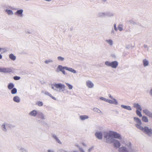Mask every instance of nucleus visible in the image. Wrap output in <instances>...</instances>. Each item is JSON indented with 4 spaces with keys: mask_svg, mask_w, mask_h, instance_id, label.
Wrapping results in <instances>:
<instances>
[{
    "mask_svg": "<svg viewBox=\"0 0 152 152\" xmlns=\"http://www.w3.org/2000/svg\"><path fill=\"white\" fill-rule=\"evenodd\" d=\"M122 143L124 144L125 145L119 148V152H135L130 142H125L123 140L122 141Z\"/></svg>",
    "mask_w": 152,
    "mask_h": 152,
    "instance_id": "obj_1",
    "label": "nucleus"
},
{
    "mask_svg": "<svg viewBox=\"0 0 152 152\" xmlns=\"http://www.w3.org/2000/svg\"><path fill=\"white\" fill-rule=\"evenodd\" d=\"M53 86L51 87V88L56 91H58L57 90L59 89V91L62 92L64 93H67L69 92L67 89H66L65 85L62 83H55Z\"/></svg>",
    "mask_w": 152,
    "mask_h": 152,
    "instance_id": "obj_2",
    "label": "nucleus"
},
{
    "mask_svg": "<svg viewBox=\"0 0 152 152\" xmlns=\"http://www.w3.org/2000/svg\"><path fill=\"white\" fill-rule=\"evenodd\" d=\"M110 131L108 132L107 131L103 132L104 138L105 141L107 143H111L113 142L114 139L111 134Z\"/></svg>",
    "mask_w": 152,
    "mask_h": 152,
    "instance_id": "obj_3",
    "label": "nucleus"
},
{
    "mask_svg": "<svg viewBox=\"0 0 152 152\" xmlns=\"http://www.w3.org/2000/svg\"><path fill=\"white\" fill-rule=\"evenodd\" d=\"M105 64L108 66L110 67L113 69H116L118 65V63L116 61L112 62L107 61L105 62Z\"/></svg>",
    "mask_w": 152,
    "mask_h": 152,
    "instance_id": "obj_4",
    "label": "nucleus"
},
{
    "mask_svg": "<svg viewBox=\"0 0 152 152\" xmlns=\"http://www.w3.org/2000/svg\"><path fill=\"white\" fill-rule=\"evenodd\" d=\"M133 119L134 121L136 123L135 124L136 127L140 130L142 129L143 127L141 126L142 122L141 120L139 118L136 117H134Z\"/></svg>",
    "mask_w": 152,
    "mask_h": 152,
    "instance_id": "obj_5",
    "label": "nucleus"
},
{
    "mask_svg": "<svg viewBox=\"0 0 152 152\" xmlns=\"http://www.w3.org/2000/svg\"><path fill=\"white\" fill-rule=\"evenodd\" d=\"M141 130L142 131L148 136L152 137V129L149 128L147 126H145Z\"/></svg>",
    "mask_w": 152,
    "mask_h": 152,
    "instance_id": "obj_6",
    "label": "nucleus"
},
{
    "mask_svg": "<svg viewBox=\"0 0 152 152\" xmlns=\"http://www.w3.org/2000/svg\"><path fill=\"white\" fill-rule=\"evenodd\" d=\"M86 87L88 88H92L94 87V83L90 80H87L86 82Z\"/></svg>",
    "mask_w": 152,
    "mask_h": 152,
    "instance_id": "obj_7",
    "label": "nucleus"
},
{
    "mask_svg": "<svg viewBox=\"0 0 152 152\" xmlns=\"http://www.w3.org/2000/svg\"><path fill=\"white\" fill-rule=\"evenodd\" d=\"M111 132V134L113 136V137H114L115 138L119 139L120 140H122L121 136L119 134L113 131H110Z\"/></svg>",
    "mask_w": 152,
    "mask_h": 152,
    "instance_id": "obj_8",
    "label": "nucleus"
},
{
    "mask_svg": "<svg viewBox=\"0 0 152 152\" xmlns=\"http://www.w3.org/2000/svg\"><path fill=\"white\" fill-rule=\"evenodd\" d=\"M11 124H8L6 123H4L1 125V128L3 131L5 132L7 131V127L8 126L9 127H11Z\"/></svg>",
    "mask_w": 152,
    "mask_h": 152,
    "instance_id": "obj_9",
    "label": "nucleus"
},
{
    "mask_svg": "<svg viewBox=\"0 0 152 152\" xmlns=\"http://www.w3.org/2000/svg\"><path fill=\"white\" fill-rule=\"evenodd\" d=\"M103 132L98 131L95 133V137L99 140H101L102 139V134Z\"/></svg>",
    "mask_w": 152,
    "mask_h": 152,
    "instance_id": "obj_10",
    "label": "nucleus"
},
{
    "mask_svg": "<svg viewBox=\"0 0 152 152\" xmlns=\"http://www.w3.org/2000/svg\"><path fill=\"white\" fill-rule=\"evenodd\" d=\"M143 113L149 117L152 118V113L147 109H145L142 110Z\"/></svg>",
    "mask_w": 152,
    "mask_h": 152,
    "instance_id": "obj_11",
    "label": "nucleus"
},
{
    "mask_svg": "<svg viewBox=\"0 0 152 152\" xmlns=\"http://www.w3.org/2000/svg\"><path fill=\"white\" fill-rule=\"evenodd\" d=\"M37 116L41 120H44L46 119L45 115L43 113L41 112L38 113Z\"/></svg>",
    "mask_w": 152,
    "mask_h": 152,
    "instance_id": "obj_12",
    "label": "nucleus"
},
{
    "mask_svg": "<svg viewBox=\"0 0 152 152\" xmlns=\"http://www.w3.org/2000/svg\"><path fill=\"white\" fill-rule=\"evenodd\" d=\"M38 113L36 110H34L31 111L28 113V115L31 116L35 117L37 115Z\"/></svg>",
    "mask_w": 152,
    "mask_h": 152,
    "instance_id": "obj_13",
    "label": "nucleus"
},
{
    "mask_svg": "<svg viewBox=\"0 0 152 152\" xmlns=\"http://www.w3.org/2000/svg\"><path fill=\"white\" fill-rule=\"evenodd\" d=\"M107 102L110 104H113L116 105L118 104V101L115 99H107Z\"/></svg>",
    "mask_w": 152,
    "mask_h": 152,
    "instance_id": "obj_14",
    "label": "nucleus"
},
{
    "mask_svg": "<svg viewBox=\"0 0 152 152\" xmlns=\"http://www.w3.org/2000/svg\"><path fill=\"white\" fill-rule=\"evenodd\" d=\"M134 107L136 109V110H140V111L142 110V108L140 105L138 103H134L133 104Z\"/></svg>",
    "mask_w": 152,
    "mask_h": 152,
    "instance_id": "obj_15",
    "label": "nucleus"
},
{
    "mask_svg": "<svg viewBox=\"0 0 152 152\" xmlns=\"http://www.w3.org/2000/svg\"><path fill=\"white\" fill-rule=\"evenodd\" d=\"M11 71V70L9 68H0V72L6 73L10 72Z\"/></svg>",
    "mask_w": 152,
    "mask_h": 152,
    "instance_id": "obj_16",
    "label": "nucleus"
},
{
    "mask_svg": "<svg viewBox=\"0 0 152 152\" xmlns=\"http://www.w3.org/2000/svg\"><path fill=\"white\" fill-rule=\"evenodd\" d=\"M114 146L115 147L118 148L121 145V144L119 142L116 140L114 139L113 142Z\"/></svg>",
    "mask_w": 152,
    "mask_h": 152,
    "instance_id": "obj_17",
    "label": "nucleus"
},
{
    "mask_svg": "<svg viewBox=\"0 0 152 152\" xmlns=\"http://www.w3.org/2000/svg\"><path fill=\"white\" fill-rule=\"evenodd\" d=\"M142 63L144 67H146L149 64V61L146 59H144L142 61Z\"/></svg>",
    "mask_w": 152,
    "mask_h": 152,
    "instance_id": "obj_18",
    "label": "nucleus"
},
{
    "mask_svg": "<svg viewBox=\"0 0 152 152\" xmlns=\"http://www.w3.org/2000/svg\"><path fill=\"white\" fill-rule=\"evenodd\" d=\"M13 101L16 103H19L20 100V98L18 96H15L13 99Z\"/></svg>",
    "mask_w": 152,
    "mask_h": 152,
    "instance_id": "obj_19",
    "label": "nucleus"
},
{
    "mask_svg": "<svg viewBox=\"0 0 152 152\" xmlns=\"http://www.w3.org/2000/svg\"><path fill=\"white\" fill-rule=\"evenodd\" d=\"M66 70H67L69 72H71L75 74L77 73V72L75 70L73 69L72 68H71L69 67H68L66 66Z\"/></svg>",
    "mask_w": 152,
    "mask_h": 152,
    "instance_id": "obj_20",
    "label": "nucleus"
},
{
    "mask_svg": "<svg viewBox=\"0 0 152 152\" xmlns=\"http://www.w3.org/2000/svg\"><path fill=\"white\" fill-rule=\"evenodd\" d=\"M23 12V10H17V11L15 13V14L18 16H21Z\"/></svg>",
    "mask_w": 152,
    "mask_h": 152,
    "instance_id": "obj_21",
    "label": "nucleus"
},
{
    "mask_svg": "<svg viewBox=\"0 0 152 152\" xmlns=\"http://www.w3.org/2000/svg\"><path fill=\"white\" fill-rule=\"evenodd\" d=\"M121 107L125 109H126L128 110H132L131 107L129 106L124 105H121Z\"/></svg>",
    "mask_w": 152,
    "mask_h": 152,
    "instance_id": "obj_22",
    "label": "nucleus"
},
{
    "mask_svg": "<svg viewBox=\"0 0 152 152\" xmlns=\"http://www.w3.org/2000/svg\"><path fill=\"white\" fill-rule=\"evenodd\" d=\"M80 119L82 120H84L88 118L89 117L87 115H82L79 117Z\"/></svg>",
    "mask_w": 152,
    "mask_h": 152,
    "instance_id": "obj_23",
    "label": "nucleus"
},
{
    "mask_svg": "<svg viewBox=\"0 0 152 152\" xmlns=\"http://www.w3.org/2000/svg\"><path fill=\"white\" fill-rule=\"evenodd\" d=\"M105 41L110 46H112L113 45V41L111 39H107Z\"/></svg>",
    "mask_w": 152,
    "mask_h": 152,
    "instance_id": "obj_24",
    "label": "nucleus"
},
{
    "mask_svg": "<svg viewBox=\"0 0 152 152\" xmlns=\"http://www.w3.org/2000/svg\"><path fill=\"white\" fill-rule=\"evenodd\" d=\"M142 117V120L143 122L145 123H148V119L147 117L144 116Z\"/></svg>",
    "mask_w": 152,
    "mask_h": 152,
    "instance_id": "obj_25",
    "label": "nucleus"
},
{
    "mask_svg": "<svg viewBox=\"0 0 152 152\" xmlns=\"http://www.w3.org/2000/svg\"><path fill=\"white\" fill-rule=\"evenodd\" d=\"M66 66H62L59 65L58 66V68L59 69L60 71L61 72L64 69H66Z\"/></svg>",
    "mask_w": 152,
    "mask_h": 152,
    "instance_id": "obj_26",
    "label": "nucleus"
},
{
    "mask_svg": "<svg viewBox=\"0 0 152 152\" xmlns=\"http://www.w3.org/2000/svg\"><path fill=\"white\" fill-rule=\"evenodd\" d=\"M9 56L10 58L13 61H14L16 59V56L13 54H10Z\"/></svg>",
    "mask_w": 152,
    "mask_h": 152,
    "instance_id": "obj_27",
    "label": "nucleus"
},
{
    "mask_svg": "<svg viewBox=\"0 0 152 152\" xmlns=\"http://www.w3.org/2000/svg\"><path fill=\"white\" fill-rule=\"evenodd\" d=\"M140 111V110H136V111L137 115L140 117H142V115Z\"/></svg>",
    "mask_w": 152,
    "mask_h": 152,
    "instance_id": "obj_28",
    "label": "nucleus"
},
{
    "mask_svg": "<svg viewBox=\"0 0 152 152\" xmlns=\"http://www.w3.org/2000/svg\"><path fill=\"white\" fill-rule=\"evenodd\" d=\"M93 110L95 112H97L98 113H102V111L99 109V108H96V107H95L93 109Z\"/></svg>",
    "mask_w": 152,
    "mask_h": 152,
    "instance_id": "obj_29",
    "label": "nucleus"
},
{
    "mask_svg": "<svg viewBox=\"0 0 152 152\" xmlns=\"http://www.w3.org/2000/svg\"><path fill=\"white\" fill-rule=\"evenodd\" d=\"M19 152H28V151L23 147L20 148L19 150Z\"/></svg>",
    "mask_w": 152,
    "mask_h": 152,
    "instance_id": "obj_30",
    "label": "nucleus"
},
{
    "mask_svg": "<svg viewBox=\"0 0 152 152\" xmlns=\"http://www.w3.org/2000/svg\"><path fill=\"white\" fill-rule=\"evenodd\" d=\"M65 84L68 87L69 90H71L73 88V86L72 85L66 83H65Z\"/></svg>",
    "mask_w": 152,
    "mask_h": 152,
    "instance_id": "obj_31",
    "label": "nucleus"
},
{
    "mask_svg": "<svg viewBox=\"0 0 152 152\" xmlns=\"http://www.w3.org/2000/svg\"><path fill=\"white\" fill-rule=\"evenodd\" d=\"M14 86V85L12 83H10L8 85V88L9 89H11L13 88Z\"/></svg>",
    "mask_w": 152,
    "mask_h": 152,
    "instance_id": "obj_32",
    "label": "nucleus"
},
{
    "mask_svg": "<svg viewBox=\"0 0 152 152\" xmlns=\"http://www.w3.org/2000/svg\"><path fill=\"white\" fill-rule=\"evenodd\" d=\"M118 29L120 31L123 30V26L121 24L119 25L118 27Z\"/></svg>",
    "mask_w": 152,
    "mask_h": 152,
    "instance_id": "obj_33",
    "label": "nucleus"
},
{
    "mask_svg": "<svg viewBox=\"0 0 152 152\" xmlns=\"http://www.w3.org/2000/svg\"><path fill=\"white\" fill-rule=\"evenodd\" d=\"M45 63L46 64H48L50 63H51L53 62V61L51 59L46 60L45 61Z\"/></svg>",
    "mask_w": 152,
    "mask_h": 152,
    "instance_id": "obj_34",
    "label": "nucleus"
},
{
    "mask_svg": "<svg viewBox=\"0 0 152 152\" xmlns=\"http://www.w3.org/2000/svg\"><path fill=\"white\" fill-rule=\"evenodd\" d=\"M7 51V50L4 48H0V53L3 54Z\"/></svg>",
    "mask_w": 152,
    "mask_h": 152,
    "instance_id": "obj_35",
    "label": "nucleus"
},
{
    "mask_svg": "<svg viewBox=\"0 0 152 152\" xmlns=\"http://www.w3.org/2000/svg\"><path fill=\"white\" fill-rule=\"evenodd\" d=\"M41 92L42 93L44 94H45L46 95L48 96H51V94L47 91H42Z\"/></svg>",
    "mask_w": 152,
    "mask_h": 152,
    "instance_id": "obj_36",
    "label": "nucleus"
},
{
    "mask_svg": "<svg viewBox=\"0 0 152 152\" xmlns=\"http://www.w3.org/2000/svg\"><path fill=\"white\" fill-rule=\"evenodd\" d=\"M17 92V89L15 88H14L11 90V93L12 94H15Z\"/></svg>",
    "mask_w": 152,
    "mask_h": 152,
    "instance_id": "obj_37",
    "label": "nucleus"
},
{
    "mask_svg": "<svg viewBox=\"0 0 152 152\" xmlns=\"http://www.w3.org/2000/svg\"><path fill=\"white\" fill-rule=\"evenodd\" d=\"M6 12L9 15H12L13 14V12L11 10H6Z\"/></svg>",
    "mask_w": 152,
    "mask_h": 152,
    "instance_id": "obj_38",
    "label": "nucleus"
},
{
    "mask_svg": "<svg viewBox=\"0 0 152 152\" xmlns=\"http://www.w3.org/2000/svg\"><path fill=\"white\" fill-rule=\"evenodd\" d=\"M57 59L58 61H63L64 60V57H63L61 56H59L57 57Z\"/></svg>",
    "mask_w": 152,
    "mask_h": 152,
    "instance_id": "obj_39",
    "label": "nucleus"
},
{
    "mask_svg": "<svg viewBox=\"0 0 152 152\" xmlns=\"http://www.w3.org/2000/svg\"><path fill=\"white\" fill-rule=\"evenodd\" d=\"M37 104L39 106H41L43 105V103L42 102L38 101L37 103Z\"/></svg>",
    "mask_w": 152,
    "mask_h": 152,
    "instance_id": "obj_40",
    "label": "nucleus"
},
{
    "mask_svg": "<svg viewBox=\"0 0 152 152\" xmlns=\"http://www.w3.org/2000/svg\"><path fill=\"white\" fill-rule=\"evenodd\" d=\"M94 148V146H93L89 148L87 150V152H90Z\"/></svg>",
    "mask_w": 152,
    "mask_h": 152,
    "instance_id": "obj_41",
    "label": "nucleus"
},
{
    "mask_svg": "<svg viewBox=\"0 0 152 152\" xmlns=\"http://www.w3.org/2000/svg\"><path fill=\"white\" fill-rule=\"evenodd\" d=\"M20 77L19 76H15L13 77L14 79L15 80H19L20 79Z\"/></svg>",
    "mask_w": 152,
    "mask_h": 152,
    "instance_id": "obj_42",
    "label": "nucleus"
},
{
    "mask_svg": "<svg viewBox=\"0 0 152 152\" xmlns=\"http://www.w3.org/2000/svg\"><path fill=\"white\" fill-rule=\"evenodd\" d=\"M99 99L101 100L107 102V99L104 97H101L99 98Z\"/></svg>",
    "mask_w": 152,
    "mask_h": 152,
    "instance_id": "obj_43",
    "label": "nucleus"
},
{
    "mask_svg": "<svg viewBox=\"0 0 152 152\" xmlns=\"http://www.w3.org/2000/svg\"><path fill=\"white\" fill-rule=\"evenodd\" d=\"M105 15V14L104 13H100L99 14V16L101 17L104 16Z\"/></svg>",
    "mask_w": 152,
    "mask_h": 152,
    "instance_id": "obj_44",
    "label": "nucleus"
},
{
    "mask_svg": "<svg viewBox=\"0 0 152 152\" xmlns=\"http://www.w3.org/2000/svg\"><path fill=\"white\" fill-rule=\"evenodd\" d=\"M79 149L80 152H85L83 149L80 147H79Z\"/></svg>",
    "mask_w": 152,
    "mask_h": 152,
    "instance_id": "obj_45",
    "label": "nucleus"
},
{
    "mask_svg": "<svg viewBox=\"0 0 152 152\" xmlns=\"http://www.w3.org/2000/svg\"><path fill=\"white\" fill-rule=\"evenodd\" d=\"M56 140L58 142V143L60 144H61V142L58 139V138L57 139H56Z\"/></svg>",
    "mask_w": 152,
    "mask_h": 152,
    "instance_id": "obj_46",
    "label": "nucleus"
},
{
    "mask_svg": "<svg viewBox=\"0 0 152 152\" xmlns=\"http://www.w3.org/2000/svg\"><path fill=\"white\" fill-rule=\"evenodd\" d=\"M114 30L116 31H117L118 29L116 27V24H115L114 25Z\"/></svg>",
    "mask_w": 152,
    "mask_h": 152,
    "instance_id": "obj_47",
    "label": "nucleus"
},
{
    "mask_svg": "<svg viewBox=\"0 0 152 152\" xmlns=\"http://www.w3.org/2000/svg\"><path fill=\"white\" fill-rule=\"evenodd\" d=\"M53 137L56 140V139L58 138V137H56V136L55 134H53L52 135Z\"/></svg>",
    "mask_w": 152,
    "mask_h": 152,
    "instance_id": "obj_48",
    "label": "nucleus"
},
{
    "mask_svg": "<svg viewBox=\"0 0 152 152\" xmlns=\"http://www.w3.org/2000/svg\"><path fill=\"white\" fill-rule=\"evenodd\" d=\"M50 97H51L52 99H54V100H56V99L54 96H53L51 94V96H50Z\"/></svg>",
    "mask_w": 152,
    "mask_h": 152,
    "instance_id": "obj_49",
    "label": "nucleus"
},
{
    "mask_svg": "<svg viewBox=\"0 0 152 152\" xmlns=\"http://www.w3.org/2000/svg\"><path fill=\"white\" fill-rule=\"evenodd\" d=\"M48 152H55L53 150H48Z\"/></svg>",
    "mask_w": 152,
    "mask_h": 152,
    "instance_id": "obj_50",
    "label": "nucleus"
},
{
    "mask_svg": "<svg viewBox=\"0 0 152 152\" xmlns=\"http://www.w3.org/2000/svg\"><path fill=\"white\" fill-rule=\"evenodd\" d=\"M82 144L83 145V146H86V143H85L84 142H82Z\"/></svg>",
    "mask_w": 152,
    "mask_h": 152,
    "instance_id": "obj_51",
    "label": "nucleus"
},
{
    "mask_svg": "<svg viewBox=\"0 0 152 152\" xmlns=\"http://www.w3.org/2000/svg\"><path fill=\"white\" fill-rule=\"evenodd\" d=\"M61 72H62L63 74L65 75L66 74V72H65L64 71V70H63Z\"/></svg>",
    "mask_w": 152,
    "mask_h": 152,
    "instance_id": "obj_52",
    "label": "nucleus"
},
{
    "mask_svg": "<svg viewBox=\"0 0 152 152\" xmlns=\"http://www.w3.org/2000/svg\"><path fill=\"white\" fill-rule=\"evenodd\" d=\"M114 31L112 29V30L111 31V34H114Z\"/></svg>",
    "mask_w": 152,
    "mask_h": 152,
    "instance_id": "obj_53",
    "label": "nucleus"
},
{
    "mask_svg": "<svg viewBox=\"0 0 152 152\" xmlns=\"http://www.w3.org/2000/svg\"><path fill=\"white\" fill-rule=\"evenodd\" d=\"M109 97L111 98L112 99H114L113 98L111 95H110L109 96Z\"/></svg>",
    "mask_w": 152,
    "mask_h": 152,
    "instance_id": "obj_54",
    "label": "nucleus"
},
{
    "mask_svg": "<svg viewBox=\"0 0 152 152\" xmlns=\"http://www.w3.org/2000/svg\"><path fill=\"white\" fill-rule=\"evenodd\" d=\"M2 58V56L0 54V59H1Z\"/></svg>",
    "mask_w": 152,
    "mask_h": 152,
    "instance_id": "obj_55",
    "label": "nucleus"
},
{
    "mask_svg": "<svg viewBox=\"0 0 152 152\" xmlns=\"http://www.w3.org/2000/svg\"><path fill=\"white\" fill-rule=\"evenodd\" d=\"M144 46L145 48H147V45H144Z\"/></svg>",
    "mask_w": 152,
    "mask_h": 152,
    "instance_id": "obj_56",
    "label": "nucleus"
},
{
    "mask_svg": "<svg viewBox=\"0 0 152 152\" xmlns=\"http://www.w3.org/2000/svg\"><path fill=\"white\" fill-rule=\"evenodd\" d=\"M107 15L108 16H110L111 15L110 14H107Z\"/></svg>",
    "mask_w": 152,
    "mask_h": 152,
    "instance_id": "obj_57",
    "label": "nucleus"
},
{
    "mask_svg": "<svg viewBox=\"0 0 152 152\" xmlns=\"http://www.w3.org/2000/svg\"><path fill=\"white\" fill-rule=\"evenodd\" d=\"M102 1L104 2H105L107 1V0H102Z\"/></svg>",
    "mask_w": 152,
    "mask_h": 152,
    "instance_id": "obj_58",
    "label": "nucleus"
},
{
    "mask_svg": "<svg viewBox=\"0 0 152 152\" xmlns=\"http://www.w3.org/2000/svg\"><path fill=\"white\" fill-rule=\"evenodd\" d=\"M130 22H131L130 23H134V22H133L132 21H131V22L130 21Z\"/></svg>",
    "mask_w": 152,
    "mask_h": 152,
    "instance_id": "obj_59",
    "label": "nucleus"
},
{
    "mask_svg": "<svg viewBox=\"0 0 152 152\" xmlns=\"http://www.w3.org/2000/svg\"><path fill=\"white\" fill-rule=\"evenodd\" d=\"M63 152H67L66 151H63Z\"/></svg>",
    "mask_w": 152,
    "mask_h": 152,
    "instance_id": "obj_60",
    "label": "nucleus"
},
{
    "mask_svg": "<svg viewBox=\"0 0 152 152\" xmlns=\"http://www.w3.org/2000/svg\"><path fill=\"white\" fill-rule=\"evenodd\" d=\"M9 8H12L11 7H9Z\"/></svg>",
    "mask_w": 152,
    "mask_h": 152,
    "instance_id": "obj_61",
    "label": "nucleus"
}]
</instances>
